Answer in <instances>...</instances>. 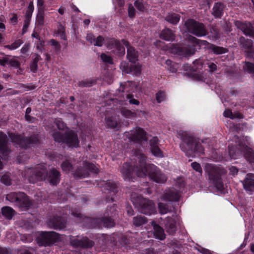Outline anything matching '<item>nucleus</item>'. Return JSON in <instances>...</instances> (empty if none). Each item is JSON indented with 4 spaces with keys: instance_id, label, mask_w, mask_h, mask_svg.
<instances>
[{
    "instance_id": "f257e3e1",
    "label": "nucleus",
    "mask_w": 254,
    "mask_h": 254,
    "mask_svg": "<svg viewBox=\"0 0 254 254\" xmlns=\"http://www.w3.org/2000/svg\"><path fill=\"white\" fill-rule=\"evenodd\" d=\"M145 156L142 154L136 156L135 163L130 165L124 163L121 170L123 177L125 180H129L134 174L139 177L148 175L153 181L157 183H164L167 181L166 176L155 165L146 164Z\"/></svg>"
},
{
    "instance_id": "f03ea898",
    "label": "nucleus",
    "mask_w": 254,
    "mask_h": 254,
    "mask_svg": "<svg viewBox=\"0 0 254 254\" xmlns=\"http://www.w3.org/2000/svg\"><path fill=\"white\" fill-rule=\"evenodd\" d=\"M182 141L180 145L181 149L189 157H193L195 152L203 153L204 149L195 138L186 131L179 133Z\"/></svg>"
},
{
    "instance_id": "7ed1b4c3",
    "label": "nucleus",
    "mask_w": 254,
    "mask_h": 254,
    "mask_svg": "<svg viewBox=\"0 0 254 254\" xmlns=\"http://www.w3.org/2000/svg\"><path fill=\"white\" fill-rule=\"evenodd\" d=\"M130 198L133 204L140 213L150 215L155 212V205L152 200L136 193H132Z\"/></svg>"
},
{
    "instance_id": "20e7f679",
    "label": "nucleus",
    "mask_w": 254,
    "mask_h": 254,
    "mask_svg": "<svg viewBox=\"0 0 254 254\" xmlns=\"http://www.w3.org/2000/svg\"><path fill=\"white\" fill-rule=\"evenodd\" d=\"M52 135L57 142L64 143L70 147L78 146L79 141L77 135L72 130L66 131L64 134L60 131H54Z\"/></svg>"
},
{
    "instance_id": "39448f33",
    "label": "nucleus",
    "mask_w": 254,
    "mask_h": 254,
    "mask_svg": "<svg viewBox=\"0 0 254 254\" xmlns=\"http://www.w3.org/2000/svg\"><path fill=\"white\" fill-rule=\"evenodd\" d=\"M204 169L210 182L217 188H221L222 187L221 176L226 173V171L221 167L211 164H207Z\"/></svg>"
},
{
    "instance_id": "423d86ee",
    "label": "nucleus",
    "mask_w": 254,
    "mask_h": 254,
    "mask_svg": "<svg viewBox=\"0 0 254 254\" xmlns=\"http://www.w3.org/2000/svg\"><path fill=\"white\" fill-rule=\"evenodd\" d=\"M184 28L186 32L201 37L208 34L206 27L202 23L197 21L193 19H189L184 24Z\"/></svg>"
},
{
    "instance_id": "0eeeda50",
    "label": "nucleus",
    "mask_w": 254,
    "mask_h": 254,
    "mask_svg": "<svg viewBox=\"0 0 254 254\" xmlns=\"http://www.w3.org/2000/svg\"><path fill=\"white\" fill-rule=\"evenodd\" d=\"M6 199L21 209H28L32 204L29 198L22 192H10L6 195Z\"/></svg>"
},
{
    "instance_id": "6e6552de",
    "label": "nucleus",
    "mask_w": 254,
    "mask_h": 254,
    "mask_svg": "<svg viewBox=\"0 0 254 254\" xmlns=\"http://www.w3.org/2000/svg\"><path fill=\"white\" fill-rule=\"evenodd\" d=\"M46 168L44 167L37 166L34 168L25 169L22 175L28 179L31 183L44 181L46 179Z\"/></svg>"
},
{
    "instance_id": "1a4fd4ad",
    "label": "nucleus",
    "mask_w": 254,
    "mask_h": 254,
    "mask_svg": "<svg viewBox=\"0 0 254 254\" xmlns=\"http://www.w3.org/2000/svg\"><path fill=\"white\" fill-rule=\"evenodd\" d=\"M106 214V216L102 218H85L84 221L89 223L87 226L91 228L100 227L102 226L108 228L114 227L115 222L111 218V217L113 216V212L110 213L107 210Z\"/></svg>"
},
{
    "instance_id": "9d476101",
    "label": "nucleus",
    "mask_w": 254,
    "mask_h": 254,
    "mask_svg": "<svg viewBox=\"0 0 254 254\" xmlns=\"http://www.w3.org/2000/svg\"><path fill=\"white\" fill-rule=\"evenodd\" d=\"M9 137L13 142L16 143L21 148H26L31 145L39 143V137L38 134L25 137L11 133L9 135Z\"/></svg>"
},
{
    "instance_id": "9b49d317",
    "label": "nucleus",
    "mask_w": 254,
    "mask_h": 254,
    "mask_svg": "<svg viewBox=\"0 0 254 254\" xmlns=\"http://www.w3.org/2000/svg\"><path fill=\"white\" fill-rule=\"evenodd\" d=\"M59 238V234L55 232H45L37 238V242L39 246H49L57 242Z\"/></svg>"
},
{
    "instance_id": "f8f14e48",
    "label": "nucleus",
    "mask_w": 254,
    "mask_h": 254,
    "mask_svg": "<svg viewBox=\"0 0 254 254\" xmlns=\"http://www.w3.org/2000/svg\"><path fill=\"white\" fill-rule=\"evenodd\" d=\"M124 135L130 141L139 143H141L143 141L147 140L146 132L139 127H136L134 130L125 132Z\"/></svg>"
},
{
    "instance_id": "ddd939ff",
    "label": "nucleus",
    "mask_w": 254,
    "mask_h": 254,
    "mask_svg": "<svg viewBox=\"0 0 254 254\" xmlns=\"http://www.w3.org/2000/svg\"><path fill=\"white\" fill-rule=\"evenodd\" d=\"M70 243L74 248H89L94 246V243L87 237L81 239L73 238L70 239Z\"/></svg>"
},
{
    "instance_id": "4468645a",
    "label": "nucleus",
    "mask_w": 254,
    "mask_h": 254,
    "mask_svg": "<svg viewBox=\"0 0 254 254\" xmlns=\"http://www.w3.org/2000/svg\"><path fill=\"white\" fill-rule=\"evenodd\" d=\"M46 179L47 181L52 185L56 186L59 184L61 180L60 172L55 168L50 169L48 172L46 170Z\"/></svg>"
},
{
    "instance_id": "2eb2a0df",
    "label": "nucleus",
    "mask_w": 254,
    "mask_h": 254,
    "mask_svg": "<svg viewBox=\"0 0 254 254\" xmlns=\"http://www.w3.org/2000/svg\"><path fill=\"white\" fill-rule=\"evenodd\" d=\"M113 46H118L117 50L113 49L111 52L119 57H122L125 54V49L121 45L120 42L115 39L109 40L107 43V48L109 50H112Z\"/></svg>"
},
{
    "instance_id": "dca6fc26",
    "label": "nucleus",
    "mask_w": 254,
    "mask_h": 254,
    "mask_svg": "<svg viewBox=\"0 0 254 254\" xmlns=\"http://www.w3.org/2000/svg\"><path fill=\"white\" fill-rule=\"evenodd\" d=\"M235 26L244 34L254 38V29L253 26L249 22H243L241 21H236Z\"/></svg>"
},
{
    "instance_id": "f3484780",
    "label": "nucleus",
    "mask_w": 254,
    "mask_h": 254,
    "mask_svg": "<svg viewBox=\"0 0 254 254\" xmlns=\"http://www.w3.org/2000/svg\"><path fill=\"white\" fill-rule=\"evenodd\" d=\"M122 43L127 48V58L129 61L132 63H135L137 61L138 53L135 49L129 45L128 41L125 39L121 41Z\"/></svg>"
},
{
    "instance_id": "a211bd4d",
    "label": "nucleus",
    "mask_w": 254,
    "mask_h": 254,
    "mask_svg": "<svg viewBox=\"0 0 254 254\" xmlns=\"http://www.w3.org/2000/svg\"><path fill=\"white\" fill-rule=\"evenodd\" d=\"M49 227L55 229L62 230L65 228L66 222L61 217H54L47 222Z\"/></svg>"
},
{
    "instance_id": "6ab92c4d",
    "label": "nucleus",
    "mask_w": 254,
    "mask_h": 254,
    "mask_svg": "<svg viewBox=\"0 0 254 254\" xmlns=\"http://www.w3.org/2000/svg\"><path fill=\"white\" fill-rule=\"evenodd\" d=\"M180 197L179 192L175 189H172L166 191L161 199L168 201H177L179 200Z\"/></svg>"
},
{
    "instance_id": "aec40b11",
    "label": "nucleus",
    "mask_w": 254,
    "mask_h": 254,
    "mask_svg": "<svg viewBox=\"0 0 254 254\" xmlns=\"http://www.w3.org/2000/svg\"><path fill=\"white\" fill-rule=\"evenodd\" d=\"M7 143V137L6 135L0 131V152L3 156H6L9 153Z\"/></svg>"
},
{
    "instance_id": "412c9836",
    "label": "nucleus",
    "mask_w": 254,
    "mask_h": 254,
    "mask_svg": "<svg viewBox=\"0 0 254 254\" xmlns=\"http://www.w3.org/2000/svg\"><path fill=\"white\" fill-rule=\"evenodd\" d=\"M165 230L169 235H173L177 231L176 221L171 217H167L165 224Z\"/></svg>"
},
{
    "instance_id": "4be33fe9",
    "label": "nucleus",
    "mask_w": 254,
    "mask_h": 254,
    "mask_svg": "<svg viewBox=\"0 0 254 254\" xmlns=\"http://www.w3.org/2000/svg\"><path fill=\"white\" fill-rule=\"evenodd\" d=\"M151 225L153 227V234L154 237L160 240H163L166 238L164 229L154 221L151 222Z\"/></svg>"
},
{
    "instance_id": "5701e85b",
    "label": "nucleus",
    "mask_w": 254,
    "mask_h": 254,
    "mask_svg": "<svg viewBox=\"0 0 254 254\" xmlns=\"http://www.w3.org/2000/svg\"><path fill=\"white\" fill-rule=\"evenodd\" d=\"M247 56L254 60V49L247 52ZM244 70L254 76V64L249 62H245V65L243 67Z\"/></svg>"
},
{
    "instance_id": "b1692460",
    "label": "nucleus",
    "mask_w": 254,
    "mask_h": 254,
    "mask_svg": "<svg viewBox=\"0 0 254 254\" xmlns=\"http://www.w3.org/2000/svg\"><path fill=\"white\" fill-rule=\"evenodd\" d=\"M253 177V174H248L243 181L244 187L247 191L254 190V179L252 178Z\"/></svg>"
},
{
    "instance_id": "393cba45",
    "label": "nucleus",
    "mask_w": 254,
    "mask_h": 254,
    "mask_svg": "<svg viewBox=\"0 0 254 254\" xmlns=\"http://www.w3.org/2000/svg\"><path fill=\"white\" fill-rule=\"evenodd\" d=\"M160 37L166 41H173L175 39V35L171 29L166 28L161 31Z\"/></svg>"
},
{
    "instance_id": "a878e982",
    "label": "nucleus",
    "mask_w": 254,
    "mask_h": 254,
    "mask_svg": "<svg viewBox=\"0 0 254 254\" xmlns=\"http://www.w3.org/2000/svg\"><path fill=\"white\" fill-rule=\"evenodd\" d=\"M89 174L88 171L84 166V163L82 166L77 168L73 174L74 177L79 178L87 177Z\"/></svg>"
},
{
    "instance_id": "bb28decb",
    "label": "nucleus",
    "mask_w": 254,
    "mask_h": 254,
    "mask_svg": "<svg viewBox=\"0 0 254 254\" xmlns=\"http://www.w3.org/2000/svg\"><path fill=\"white\" fill-rule=\"evenodd\" d=\"M223 10V5L220 2L216 3L213 8L212 14L217 18L222 16Z\"/></svg>"
},
{
    "instance_id": "cd10ccee",
    "label": "nucleus",
    "mask_w": 254,
    "mask_h": 254,
    "mask_svg": "<svg viewBox=\"0 0 254 254\" xmlns=\"http://www.w3.org/2000/svg\"><path fill=\"white\" fill-rule=\"evenodd\" d=\"M179 54L184 56L185 57H190L193 55L195 52L194 48L190 47H181L178 48Z\"/></svg>"
},
{
    "instance_id": "c85d7f7f",
    "label": "nucleus",
    "mask_w": 254,
    "mask_h": 254,
    "mask_svg": "<svg viewBox=\"0 0 254 254\" xmlns=\"http://www.w3.org/2000/svg\"><path fill=\"white\" fill-rule=\"evenodd\" d=\"M166 21L173 24H176L180 19V16L176 13H169L165 17Z\"/></svg>"
},
{
    "instance_id": "c756f323",
    "label": "nucleus",
    "mask_w": 254,
    "mask_h": 254,
    "mask_svg": "<svg viewBox=\"0 0 254 254\" xmlns=\"http://www.w3.org/2000/svg\"><path fill=\"white\" fill-rule=\"evenodd\" d=\"M208 49L211 50L214 54L216 55L222 54L227 52L226 49L221 47L217 46L214 44L209 45Z\"/></svg>"
},
{
    "instance_id": "7c9ffc66",
    "label": "nucleus",
    "mask_w": 254,
    "mask_h": 254,
    "mask_svg": "<svg viewBox=\"0 0 254 254\" xmlns=\"http://www.w3.org/2000/svg\"><path fill=\"white\" fill-rule=\"evenodd\" d=\"M133 224L136 227H139L147 222V219L145 217L137 215L133 218Z\"/></svg>"
},
{
    "instance_id": "2f4dec72",
    "label": "nucleus",
    "mask_w": 254,
    "mask_h": 254,
    "mask_svg": "<svg viewBox=\"0 0 254 254\" xmlns=\"http://www.w3.org/2000/svg\"><path fill=\"white\" fill-rule=\"evenodd\" d=\"M45 9L40 8L38 9L36 17V23L38 25H43L44 24Z\"/></svg>"
},
{
    "instance_id": "473e14b6",
    "label": "nucleus",
    "mask_w": 254,
    "mask_h": 254,
    "mask_svg": "<svg viewBox=\"0 0 254 254\" xmlns=\"http://www.w3.org/2000/svg\"><path fill=\"white\" fill-rule=\"evenodd\" d=\"M14 210L10 207L5 206L1 209L2 215L8 219L12 218L14 215Z\"/></svg>"
},
{
    "instance_id": "72a5a7b5",
    "label": "nucleus",
    "mask_w": 254,
    "mask_h": 254,
    "mask_svg": "<svg viewBox=\"0 0 254 254\" xmlns=\"http://www.w3.org/2000/svg\"><path fill=\"white\" fill-rule=\"evenodd\" d=\"M229 154L231 159H236L239 155L240 152L234 146H229Z\"/></svg>"
},
{
    "instance_id": "f704fd0d",
    "label": "nucleus",
    "mask_w": 254,
    "mask_h": 254,
    "mask_svg": "<svg viewBox=\"0 0 254 254\" xmlns=\"http://www.w3.org/2000/svg\"><path fill=\"white\" fill-rule=\"evenodd\" d=\"M105 183V187L109 192L115 194L117 190L116 188V185L113 182L107 181Z\"/></svg>"
},
{
    "instance_id": "c9c22d12",
    "label": "nucleus",
    "mask_w": 254,
    "mask_h": 254,
    "mask_svg": "<svg viewBox=\"0 0 254 254\" xmlns=\"http://www.w3.org/2000/svg\"><path fill=\"white\" fill-rule=\"evenodd\" d=\"M84 166L87 170L92 173L97 174L98 173V168L93 164L87 162H84Z\"/></svg>"
},
{
    "instance_id": "e433bc0d",
    "label": "nucleus",
    "mask_w": 254,
    "mask_h": 254,
    "mask_svg": "<svg viewBox=\"0 0 254 254\" xmlns=\"http://www.w3.org/2000/svg\"><path fill=\"white\" fill-rule=\"evenodd\" d=\"M122 115L127 118H133L136 117V114L135 112H133L130 110L126 109H122L121 110Z\"/></svg>"
},
{
    "instance_id": "4c0bfd02",
    "label": "nucleus",
    "mask_w": 254,
    "mask_h": 254,
    "mask_svg": "<svg viewBox=\"0 0 254 254\" xmlns=\"http://www.w3.org/2000/svg\"><path fill=\"white\" fill-rule=\"evenodd\" d=\"M34 10V5L32 1L29 3L26 10L25 19L31 20V18Z\"/></svg>"
},
{
    "instance_id": "58836bf2",
    "label": "nucleus",
    "mask_w": 254,
    "mask_h": 254,
    "mask_svg": "<svg viewBox=\"0 0 254 254\" xmlns=\"http://www.w3.org/2000/svg\"><path fill=\"white\" fill-rule=\"evenodd\" d=\"M96 83V80L94 79H86L78 82V84L80 87H90Z\"/></svg>"
},
{
    "instance_id": "ea45409f",
    "label": "nucleus",
    "mask_w": 254,
    "mask_h": 254,
    "mask_svg": "<svg viewBox=\"0 0 254 254\" xmlns=\"http://www.w3.org/2000/svg\"><path fill=\"white\" fill-rule=\"evenodd\" d=\"M23 43L22 40L18 39L15 40L13 43L10 45H7L5 46V48L12 50L18 48Z\"/></svg>"
},
{
    "instance_id": "a19ab883",
    "label": "nucleus",
    "mask_w": 254,
    "mask_h": 254,
    "mask_svg": "<svg viewBox=\"0 0 254 254\" xmlns=\"http://www.w3.org/2000/svg\"><path fill=\"white\" fill-rule=\"evenodd\" d=\"M210 36L213 40H217L220 38L218 29L214 26L210 29Z\"/></svg>"
},
{
    "instance_id": "79ce46f5",
    "label": "nucleus",
    "mask_w": 254,
    "mask_h": 254,
    "mask_svg": "<svg viewBox=\"0 0 254 254\" xmlns=\"http://www.w3.org/2000/svg\"><path fill=\"white\" fill-rule=\"evenodd\" d=\"M240 42L242 46L247 49L251 48L253 46V41L250 39H246L243 37L241 38Z\"/></svg>"
},
{
    "instance_id": "37998d69",
    "label": "nucleus",
    "mask_w": 254,
    "mask_h": 254,
    "mask_svg": "<svg viewBox=\"0 0 254 254\" xmlns=\"http://www.w3.org/2000/svg\"><path fill=\"white\" fill-rule=\"evenodd\" d=\"M158 209L159 212L161 214H166L170 211L168 206L162 202H159L158 203Z\"/></svg>"
},
{
    "instance_id": "c03bdc74",
    "label": "nucleus",
    "mask_w": 254,
    "mask_h": 254,
    "mask_svg": "<svg viewBox=\"0 0 254 254\" xmlns=\"http://www.w3.org/2000/svg\"><path fill=\"white\" fill-rule=\"evenodd\" d=\"M134 6L140 11H143L145 9V3L143 0H136L134 2Z\"/></svg>"
},
{
    "instance_id": "a18cd8bd",
    "label": "nucleus",
    "mask_w": 254,
    "mask_h": 254,
    "mask_svg": "<svg viewBox=\"0 0 254 254\" xmlns=\"http://www.w3.org/2000/svg\"><path fill=\"white\" fill-rule=\"evenodd\" d=\"M106 123L107 126L110 128H115L117 125L116 121L112 118H106Z\"/></svg>"
},
{
    "instance_id": "49530a36",
    "label": "nucleus",
    "mask_w": 254,
    "mask_h": 254,
    "mask_svg": "<svg viewBox=\"0 0 254 254\" xmlns=\"http://www.w3.org/2000/svg\"><path fill=\"white\" fill-rule=\"evenodd\" d=\"M63 170L66 172H68L72 169V165L68 161H64L61 165Z\"/></svg>"
},
{
    "instance_id": "de8ad7c7",
    "label": "nucleus",
    "mask_w": 254,
    "mask_h": 254,
    "mask_svg": "<svg viewBox=\"0 0 254 254\" xmlns=\"http://www.w3.org/2000/svg\"><path fill=\"white\" fill-rule=\"evenodd\" d=\"M151 153L155 156L162 157L163 156L162 151L159 148V146L154 147L150 149Z\"/></svg>"
},
{
    "instance_id": "09e8293b",
    "label": "nucleus",
    "mask_w": 254,
    "mask_h": 254,
    "mask_svg": "<svg viewBox=\"0 0 254 254\" xmlns=\"http://www.w3.org/2000/svg\"><path fill=\"white\" fill-rule=\"evenodd\" d=\"M101 59L105 63L112 64H113V59L111 56H108L104 53H103L101 55Z\"/></svg>"
},
{
    "instance_id": "8fccbe9b",
    "label": "nucleus",
    "mask_w": 254,
    "mask_h": 254,
    "mask_svg": "<svg viewBox=\"0 0 254 254\" xmlns=\"http://www.w3.org/2000/svg\"><path fill=\"white\" fill-rule=\"evenodd\" d=\"M156 99L158 103H161L165 99V94L163 91H159L156 94Z\"/></svg>"
},
{
    "instance_id": "3c124183",
    "label": "nucleus",
    "mask_w": 254,
    "mask_h": 254,
    "mask_svg": "<svg viewBox=\"0 0 254 254\" xmlns=\"http://www.w3.org/2000/svg\"><path fill=\"white\" fill-rule=\"evenodd\" d=\"M175 186L176 188L181 189L185 186V181L182 178H178L175 180Z\"/></svg>"
},
{
    "instance_id": "603ef678",
    "label": "nucleus",
    "mask_w": 254,
    "mask_h": 254,
    "mask_svg": "<svg viewBox=\"0 0 254 254\" xmlns=\"http://www.w3.org/2000/svg\"><path fill=\"white\" fill-rule=\"evenodd\" d=\"M203 63L200 59L196 60L193 62V67L195 70H201L202 68Z\"/></svg>"
},
{
    "instance_id": "864d4df0",
    "label": "nucleus",
    "mask_w": 254,
    "mask_h": 254,
    "mask_svg": "<svg viewBox=\"0 0 254 254\" xmlns=\"http://www.w3.org/2000/svg\"><path fill=\"white\" fill-rule=\"evenodd\" d=\"M0 181L6 186H9L11 184V180L7 175H3L2 176Z\"/></svg>"
},
{
    "instance_id": "5fc2aeb1",
    "label": "nucleus",
    "mask_w": 254,
    "mask_h": 254,
    "mask_svg": "<svg viewBox=\"0 0 254 254\" xmlns=\"http://www.w3.org/2000/svg\"><path fill=\"white\" fill-rule=\"evenodd\" d=\"M159 139L157 137H152L149 141L150 149L154 147H157L159 145Z\"/></svg>"
},
{
    "instance_id": "6e6d98bb",
    "label": "nucleus",
    "mask_w": 254,
    "mask_h": 254,
    "mask_svg": "<svg viewBox=\"0 0 254 254\" xmlns=\"http://www.w3.org/2000/svg\"><path fill=\"white\" fill-rule=\"evenodd\" d=\"M127 99L128 100V102L130 104L138 105L139 104V102L138 100L135 99L133 98L132 95L127 94Z\"/></svg>"
},
{
    "instance_id": "4d7b16f0",
    "label": "nucleus",
    "mask_w": 254,
    "mask_h": 254,
    "mask_svg": "<svg viewBox=\"0 0 254 254\" xmlns=\"http://www.w3.org/2000/svg\"><path fill=\"white\" fill-rule=\"evenodd\" d=\"M104 41V38L101 36H99L97 37L96 39H95V42L94 43V45L96 46L101 47L103 45Z\"/></svg>"
},
{
    "instance_id": "13d9d810",
    "label": "nucleus",
    "mask_w": 254,
    "mask_h": 254,
    "mask_svg": "<svg viewBox=\"0 0 254 254\" xmlns=\"http://www.w3.org/2000/svg\"><path fill=\"white\" fill-rule=\"evenodd\" d=\"M192 168L196 171L199 172L200 174L202 173V168L200 164L196 162H193L191 164Z\"/></svg>"
},
{
    "instance_id": "bf43d9fd",
    "label": "nucleus",
    "mask_w": 254,
    "mask_h": 254,
    "mask_svg": "<svg viewBox=\"0 0 254 254\" xmlns=\"http://www.w3.org/2000/svg\"><path fill=\"white\" fill-rule=\"evenodd\" d=\"M7 64H9L11 66L15 68H18L20 66V63L15 60H8Z\"/></svg>"
},
{
    "instance_id": "052dcab7",
    "label": "nucleus",
    "mask_w": 254,
    "mask_h": 254,
    "mask_svg": "<svg viewBox=\"0 0 254 254\" xmlns=\"http://www.w3.org/2000/svg\"><path fill=\"white\" fill-rule=\"evenodd\" d=\"M57 127L60 130H63L65 127V124L60 119H57L55 121Z\"/></svg>"
},
{
    "instance_id": "680f3d73",
    "label": "nucleus",
    "mask_w": 254,
    "mask_h": 254,
    "mask_svg": "<svg viewBox=\"0 0 254 254\" xmlns=\"http://www.w3.org/2000/svg\"><path fill=\"white\" fill-rule=\"evenodd\" d=\"M50 43L51 44V45L55 47L56 51H60L61 49V45L58 41L55 39H51L50 41Z\"/></svg>"
},
{
    "instance_id": "e2e57ef3",
    "label": "nucleus",
    "mask_w": 254,
    "mask_h": 254,
    "mask_svg": "<svg viewBox=\"0 0 254 254\" xmlns=\"http://www.w3.org/2000/svg\"><path fill=\"white\" fill-rule=\"evenodd\" d=\"M128 13V16L131 18L133 17L135 14V10L131 4H129Z\"/></svg>"
},
{
    "instance_id": "0e129e2a",
    "label": "nucleus",
    "mask_w": 254,
    "mask_h": 254,
    "mask_svg": "<svg viewBox=\"0 0 254 254\" xmlns=\"http://www.w3.org/2000/svg\"><path fill=\"white\" fill-rule=\"evenodd\" d=\"M121 68L122 70L126 73L131 72L130 68H128L126 62H122L121 64Z\"/></svg>"
},
{
    "instance_id": "69168bd1",
    "label": "nucleus",
    "mask_w": 254,
    "mask_h": 254,
    "mask_svg": "<svg viewBox=\"0 0 254 254\" xmlns=\"http://www.w3.org/2000/svg\"><path fill=\"white\" fill-rule=\"evenodd\" d=\"M245 157L248 158L250 161L254 159V152L252 150H249L245 154Z\"/></svg>"
},
{
    "instance_id": "338daca9",
    "label": "nucleus",
    "mask_w": 254,
    "mask_h": 254,
    "mask_svg": "<svg viewBox=\"0 0 254 254\" xmlns=\"http://www.w3.org/2000/svg\"><path fill=\"white\" fill-rule=\"evenodd\" d=\"M86 40L91 44L94 45V43L95 42V36L92 34L89 33L87 34Z\"/></svg>"
},
{
    "instance_id": "774afa93",
    "label": "nucleus",
    "mask_w": 254,
    "mask_h": 254,
    "mask_svg": "<svg viewBox=\"0 0 254 254\" xmlns=\"http://www.w3.org/2000/svg\"><path fill=\"white\" fill-rule=\"evenodd\" d=\"M30 20L25 19L24 21V25L22 28V34L25 33L27 30V28L30 24Z\"/></svg>"
}]
</instances>
